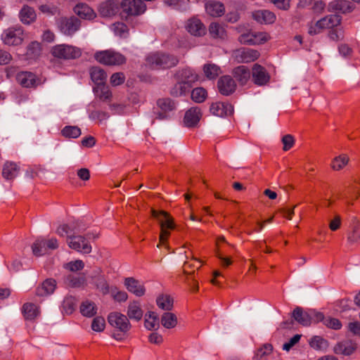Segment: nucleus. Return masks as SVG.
I'll use <instances>...</instances> for the list:
<instances>
[{
  "label": "nucleus",
  "instance_id": "1",
  "mask_svg": "<svg viewBox=\"0 0 360 360\" xmlns=\"http://www.w3.org/2000/svg\"><path fill=\"white\" fill-rule=\"evenodd\" d=\"M173 77L175 83L169 91L173 97L186 96L200 79L198 74L188 67L177 70Z\"/></svg>",
  "mask_w": 360,
  "mask_h": 360
},
{
  "label": "nucleus",
  "instance_id": "2",
  "mask_svg": "<svg viewBox=\"0 0 360 360\" xmlns=\"http://www.w3.org/2000/svg\"><path fill=\"white\" fill-rule=\"evenodd\" d=\"M150 212L151 216L158 221L160 226L159 245L158 247L160 245H165L170 236V231L176 228L174 219L169 212L165 210H157L152 208Z\"/></svg>",
  "mask_w": 360,
  "mask_h": 360
},
{
  "label": "nucleus",
  "instance_id": "3",
  "mask_svg": "<svg viewBox=\"0 0 360 360\" xmlns=\"http://www.w3.org/2000/svg\"><path fill=\"white\" fill-rule=\"evenodd\" d=\"M179 58L173 54L165 52H155L146 58V65L153 70L169 69L179 63Z\"/></svg>",
  "mask_w": 360,
  "mask_h": 360
},
{
  "label": "nucleus",
  "instance_id": "4",
  "mask_svg": "<svg viewBox=\"0 0 360 360\" xmlns=\"http://www.w3.org/2000/svg\"><path fill=\"white\" fill-rule=\"evenodd\" d=\"M122 19L143 14L146 10V4L141 0H123L120 4Z\"/></svg>",
  "mask_w": 360,
  "mask_h": 360
},
{
  "label": "nucleus",
  "instance_id": "5",
  "mask_svg": "<svg viewBox=\"0 0 360 360\" xmlns=\"http://www.w3.org/2000/svg\"><path fill=\"white\" fill-rule=\"evenodd\" d=\"M94 57L98 62L107 65H120L127 60L125 56L112 50L96 52Z\"/></svg>",
  "mask_w": 360,
  "mask_h": 360
},
{
  "label": "nucleus",
  "instance_id": "6",
  "mask_svg": "<svg viewBox=\"0 0 360 360\" xmlns=\"http://www.w3.org/2000/svg\"><path fill=\"white\" fill-rule=\"evenodd\" d=\"M24 38V30L20 26L9 27L2 34L4 43L8 46H19L22 43Z\"/></svg>",
  "mask_w": 360,
  "mask_h": 360
},
{
  "label": "nucleus",
  "instance_id": "7",
  "mask_svg": "<svg viewBox=\"0 0 360 360\" xmlns=\"http://www.w3.org/2000/svg\"><path fill=\"white\" fill-rule=\"evenodd\" d=\"M51 54L60 59L70 60L80 57L82 53L79 49L66 44H58L51 49Z\"/></svg>",
  "mask_w": 360,
  "mask_h": 360
},
{
  "label": "nucleus",
  "instance_id": "8",
  "mask_svg": "<svg viewBox=\"0 0 360 360\" xmlns=\"http://www.w3.org/2000/svg\"><path fill=\"white\" fill-rule=\"evenodd\" d=\"M60 31L65 35L72 36L81 27V20L75 16L61 18L58 22Z\"/></svg>",
  "mask_w": 360,
  "mask_h": 360
},
{
  "label": "nucleus",
  "instance_id": "9",
  "mask_svg": "<svg viewBox=\"0 0 360 360\" xmlns=\"http://www.w3.org/2000/svg\"><path fill=\"white\" fill-rule=\"evenodd\" d=\"M108 321L110 326L120 332L127 333L131 328L128 317L120 312L113 311L109 314Z\"/></svg>",
  "mask_w": 360,
  "mask_h": 360
},
{
  "label": "nucleus",
  "instance_id": "10",
  "mask_svg": "<svg viewBox=\"0 0 360 360\" xmlns=\"http://www.w3.org/2000/svg\"><path fill=\"white\" fill-rule=\"evenodd\" d=\"M67 243L69 247L78 252L89 254L91 251V246L86 238L82 236H68Z\"/></svg>",
  "mask_w": 360,
  "mask_h": 360
},
{
  "label": "nucleus",
  "instance_id": "11",
  "mask_svg": "<svg viewBox=\"0 0 360 360\" xmlns=\"http://www.w3.org/2000/svg\"><path fill=\"white\" fill-rule=\"evenodd\" d=\"M269 37L265 32H255L249 31L242 34L238 37V41L240 44L255 45L266 42Z\"/></svg>",
  "mask_w": 360,
  "mask_h": 360
},
{
  "label": "nucleus",
  "instance_id": "12",
  "mask_svg": "<svg viewBox=\"0 0 360 360\" xmlns=\"http://www.w3.org/2000/svg\"><path fill=\"white\" fill-rule=\"evenodd\" d=\"M217 88L221 94L229 96L236 91V83L231 76L224 75L219 79Z\"/></svg>",
  "mask_w": 360,
  "mask_h": 360
},
{
  "label": "nucleus",
  "instance_id": "13",
  "mask_svg": "<svg viewBox=\"0 0 360 360\" xmlns=\"http://www.w3.org/2000/svg\"><path fill=\"white\" fill-rule=\"evenodd\" d=\"M252 81L258 86L266 85L270 80V75L262 65L256 63L252 68Z\"/></svg>",
  "mask_w": 360,
  "mask_h": 360
},
{
  "label": "nucleus",
  "instance_id": "14",
  "mask_svg": "<svg viewBox=\"0 0 360 360\" xmlns=\"http://www.w3.org/2000/svg\"><path fill=\"white\" fill-rule=\"evenodd\" d=\"M259 56V51L248 48L240 49L235 52V58L238 63H250L257 60Z\"/></svg>",
  "mask_w": 360,
  "mask_h": 360
},
{
  "label": "nucleus",
  "instance_id": "15",
  "mask_svg": "<svg viewBox=\"0 0 360 360\" xmlns=\"http://www.w3.org/2000/svg\"><path fill=\"white\" fill-rule=\"evenodd\" d=\"M157 106L160 111L155 112L157 117L164 120L167 117V112L175 108V104L169 98H159L157 101Z\"/></svg>",
  "mask_w": 360,
  "mask_h": 360
},
{
  "label": "nucleus",
  "instance_id": "16",
  "mask_svg": "<svg viewBox=\"0 0 360 360\" xmlns=\"http://www.w3.org/2000/svg\"><path fill=\"white\" fill-rule=\"evenodd\" d=\"M210 112L216 116L224 117L231 115L233 112V107L231 104L223 102L212 103L210 108Z\"/></svg>",
  "mask_w": 360,
  "mask_h": 360
},
{
  "label": "nucleus",
  "instance_id": "17",
  "mask_svg": "<svg viewBox=\"0 0 360 360\" xmlns=\"http://www.w3.org/2000/svg\"><path fill=\"white\" fill-rule=\"evenodd\" d=\"M292 316L295 321L303 326H309L313 321L310 310L304 311L300 307H297L294 309Z\"/></svg>",
  "mask_w": 360,
  "mask_h": 360
},
{
  "label": "nucleus",
  "instance_id": "18",
  "mask_svg": "<svg viewBox=\"0 0 360 360\" xmlns=\"http://www.w3.org/2000/svg\"><path fill=\"white\" fill-rule=\"evenodd\" d=\"M120 6L113 0L102 2L98 7L99 14L103 17H111L119 11Z\"/></svg>",
  "mask_w": 360,
  "mask_h": 360
},
{
  "label": "nucleus",
  "instance_id": "19",
  "mask_svg": "<svg viewBox=\"0 0 360 360\" xmlns=\"http://www.w3.org/2000/svg\"><path fill=\"white\" fill-rule=\"evenodd\" d=\"M74 13L79 18L84 20H93L96 14L86 3H79L73 8Z\"/></svg>",
  "mask_w": 360,
  "mask_h": 360
},
{
  "label": "nucleus",
  "instance_id": "20",
  "mask_svg": "<svg viewBox=\"0 0 360 360\" xmlns=\"http://www.w3.org/2000/svg\"><path fill=\"white\" fill-rule=\"evenodd\" d=\"M65 283L70 288H79L86 286V278L84 274H68L65 276Z\"/></svg>",
  "mask_w": 360,
  "mask_h": 360
},
{
  "label": "nucleus",
  "instance_id": "21",
  "mask_svg": "<svg viewBox=\"0 0 360 360\" xmlns=\"http://www.w3.org/2000/svg\"><path fill=\"white\" fill-rule=\"evenodd\" d=\"M124 285L130 292L138 297H141L145 294L146 289L143 285L133 277L126 278Z\"/></svg>",
  "mask_w": 360,
  "mask_h": 360
},
{
  "label": "nucleus",
  "instance_id": "22",
  "mask_svg": "<svg viewBox=\"0 0 360 360\" xmlns=\"http://www.w3.org/2000/svg\"><path fill=\"white\" fill-rule=\"evenodd\" d=\"M202 113L199 108L195 107L188 110L184 118V123L188 127H195L200 121Z\"/></svg>",
  "mask_w": 360,
  "mask_h": 360
},
{
  "label": "nucleus",
  "instance_id": "23",
  "mask_svg": "<svg viewBox=\"0 0 360 360\" xmlns=\"http://www.w3.org/2000/svg\"><path fill=\"white\" fill-rule=\"evenodd\" d=\"M187 31L194 36H202L205 34L206 29L199 19H189L186 25Z\"/></svg>",
  "mask_w": 360,
  "mask_h": 360
},
{
  "label": "nucleus",
  "instance_id": "24",
  "mask_svg": "<svg viewBox=\"0 0 360 360\" xmlns=\"http://www.w3.org/2000/svg\"><path fill=\"white\" fill-rule=\"evenodd\" d=\"M56 288V281L53 278L46 279L36 289V295L39 297H44L53 293Z\"/></svg>",
  "mask_w": 360,
  "mask_h": 360
},
{
  "label": "nucleus",
  "instance_id": "25",
  "mask_svg": "<svg viewBox=\"0 0 360 360\" xmlns=\"http://www.w3.org/2000/svg\"><path fill=\"white\" fill-rule=\"evenodd\" d=\"M18 82L23 87L30 88L37 86L36 75L31 72H21L16 76Z\"/></svg>",
  "mask_w": 360,
  "mask_h": 360
},
{
  "label": "nucleus",
  "instance_id": "26",
  "mask_svg": "<svg viewBox=\"0 0 360 360\" xmlns=\"http://www.w3.org/2000/svg\"><path fill=\"white\" fill-rule=\"evenodd\" d=\"M19 18L23 24L30 25L36 20L37 14L32 7L25 5L20 11Z\"/></svg>",
  "mask_w": 360,
  "mask_h": 360
},
{
  "label": "nucleus",
  "instance_id": "27",
  "mask_svg": "<svg viewBox=\"0 0 360 360\" xmlns=\"http://www.w3.org/2000/svg\"><path fill=\"white\" fill-rule=\"evenodd\" d=\"M252 17L259 23L271 24L276 20L275 14L268 10L257 11L252 13Z\"/></svg>",
  "mask_w": 360,
  "mask_h": 360
},
{
  "label": "nucleus",
  "instance_id": "28",
  "mask_svg": "<svg viewBox=\"0 0 360 360\" xmlns=\"http://www.w3.org/2000/svg\"><path fill=\"white\" fill-rule=\"evenodd\" d=\"M356 349V346L351 341L346 340L338 343L334 347V352L338 354L350 355Z\"/></svg>",
  "mask_w": 360,
  "mask_h": 360
},
{
  "label": "nucleus",
  "instance_id": "29",
  "mask_svg": "<svg viewBox=\"0 0 360 360\" xmlns=\"http://www.w3.org/2000/svg\"><path fill=\"white\" fill-rule=\"evenodd\" d=\"M91 278L96 288L99 289L103 295H107L109 292V285L104 278V276L101 274L100 269L96 271L95 275L92 276Z\"/></svg>",
  "mask_w": 360,
  "mask_h": 360
},
{
  "label": "nucleus",
  "instance_id": "30",
  "mask_svg": "<svg viewBox=\"0 0 360 360\" xmlns=\"http://www.w3.org/2000/svg\"><path fill=\"white\" fill-rule=\"evenodd\" d=\"M20 170L18 165L13 162H6L3 166L2 176L7 180H12L16 177Z\"/></svg>",
  "mask_w": 360,
  "mask_h": 360
},
{
  "label": "nucleus",
  "instance_id": "31",
  "mask_svg": "<svg viewBox=\"0 0 360 360\" xmlns=\"http://www.w3.org/2000/svg\"><path fill=\"white\" fill-rule=\"evenodd\" d=\"M233 74L240 85L246 84L250 78V72L249 69L244 65L234 68Z\"/></svg>",
  "mask_w": 360,
  "mask_h": 360
},
{
  "label": "nucleus",
  "instance_id": "32",
  "mask_svg": "<svg viewBox=\"0 0 360 360\" xmlns=\"http://www.w3.org/2000/svg\"><path fill=\"white\" fill-rule=\"evenodd\" d=\"M207 13L212 17H219L224 14V6L219 1H210L205 5Z\"/></svg>",
  "mask_w": 360,
  "mask_h": 360
},
{
  "label": "nucleus",
  "instance_id": "33",
  "mask_svg": "<svg viewBox=\"0 0 360 360\" xmlns=\"http://www.w3.org/2000/svg\"><path fill=\"white\" fill-rule=\"evenodd\" d=\"M143 311L140 303L136 301L130 302L127 309V316L130 319L140 321L143 317Z\"/></svg>",
  "mask_w": 360,
  "mask_h": 360
},
{
  "label": "nucleus",
  "instance_id": "34",
  "mask_svg": "<svg viewBox=\"0 0 360 360\" xmlns=\"http://www.w3.org/2000/svg\"><path fill=\"white\" fill-rule=\"evenodd\" d=\"M90 76L96 86L105 83L106 72L100 67H92L90 69Z\"/></svg>",
  "mask_w": 360,
  "mask_h": 360
},
{
  "label": "nucleus",
  "instance_id": "35",
  "mask_svg": "<svg viewBox=\"0 0 360 360\" xmlns=\"http://www.w3.org/2000/svg\"><path fill=\"white\" fill-rule=\"evenodd\" d=\"M352 10V7L350 6V3L345 0L333 1L328 5L329 11H338L345 13L350 12Z\"/></svg>",
  "mask_w": 360,
  "mask_h": 360
},
{
  "label": "nucleus",
  "instance_id": "36",
  "mask_svg": "<svg viewBox=\"0 0 360 360\" xmlns=\"http://www.w3.org/2000/svg\"><path fill=\"white\" fill-rule=\"evenodd\" d=\"M22 312L25 319L27 320H33L39 313L38 307L34 304L30 302L23 304Z\"/></svg>",
  "mask_w": 360,
  "mask_h": 360
},
{
  "label": "nucleus",
  "instance_id": "37",
  "mask_svg": "<svg viewBox=\"0 0 360 360\" xmlns=\"http://www.w3.org/2000/svg\"><path fill=\"white\" fill-rule=\"evenodd\" d=\"M156 302L160 309L170 311L173 308L174 300L169 295H161L158 297Z\"/></svg>",
  "mask_w": 360,
  "mask_h": 360
},
{
  "label": "nucleus",
  "instance_id": "38",
  "mask_svg": "<svg viewBox=\"0 0 360 360\" xmlns=\"http://www.w3.org/2000/svg\"><path fill=\"white\" fill-rule=\"evenodd\" d=\"M84 229L79 228V224L78 222H73L72 224H62L58 226L57 229L56 233L63 236L64 234H70L72 231H77V232H81L84 231Z\"/></svg>",
  "mask_w": 360,
  "mask_h": 360
},
{
  "label": "nucleus",
  "instance_id": "39",
  "mask_svg": "<svg viewBox=\"0 0 360 360\" xmlns=\"http://www.w3.org/2000/svg\"><path fill=\"white\" fill-rule=\"evenodd\" d=\"M349 158L345 154H342L333 159L330 163V167L334 171L342 169L349 162Z\"/></svg>",
  "mask_w": 360,
  "mask_h": 360
},
{
  "label": "nucleus",
  "instance_id": "40",
  "mask_svg": "<svg viewBox=\"0 0 360 360\" xmlns=\"http://www.w3.org/2000/svg\"><path fill=\"white\" fill-rule=\"evenodd\" d=\"M96 306L94 302L89 300L83 302L80 305V312L83 316L91 317L96 314Z\"/></svg>",
  "mask_w": 360,
  "mask_h": 360
},
{
  "label": "nucleus",
  "instance_id": "41",
  "mask_svg": "<svg viewBox=\"0 0 360 360\" xmlns=\"http://www.w3.org/2000/svg\"><path fill=\"white\" fill-rule=\"evenodd\" d=\"M201 266L200 261L193 257L190 261L185 262L183 266V271L185 275H193L195 269Z\"/></svg>",
  "mask_w": 360,
  "mask_h": 360
},
{
  "label": "nucleus",
  "instance_id": "42",
  "mask_svg": "<svg viewBox=\"0 0 360 360\" xmlns=\"http://www.w3.org/2000/svg\"><path fill=\"white\" fill-rule=\"evenodd\" d=\"M161 323L166 328H173L177 324V317L173 313L165 312L161 317Z\"/></svg>",
  "mask_w": 360,
  "mask_h": 360
},
{
  "label": "nucleus",
  "instance_id": "43",
  "mask_svg": "<svg viewBox=\"0 0 360 360\" xmlns=\"http://www.w3.org/2000/svg\"><path fill=\"white\" fill-rule=\"evenodd\" d=\"M203 72L205 77L209 79H215L220 74V68L212 63L205 64L203 66Z\"/></svg>",
  "mask_w": 360,
  "mask_h": 360
},
{
  "label": "nucleus",
  "instance_id": "44",
  "mask_svg": "<svg viewBox=\"0 0 360 360\" xmlns=\"http://www.w3.org/2000/svg\"><path fill=\"white\" fill-rule=\"evenodd\" d=\"M94 91L99 98L103 101L110 100L112 97V93L110 91L109 87L105 84L97 85L94 87Z\"/></svg>",
  "mask_w": 360,
  "mask_h": 360
},
{
  "label": "nucleus",
  "instance_id": "45",
  "mask_svg": "<svg viewBox=\"0 0 360 360\" xmlns=\"http://www.w3.org/2000/svg\"><path fill=\"white\" fill-rule=\"evenodd\" d=\"M146 317L144 325L147 329L153 330L159 327V319L155 312H148Z\"/></svg>",
  "mask_w": 360,
  "mask_h": 360
},
{
  "label": "nucleus",
  "instance_id": "46",
  "mask_svg": "<svg viewBox=\"0 0 360 360\" xmlns=\"http://www.w3.org/2000/svg\"><path fill=\"white\" fill-rule=\"evenodd\" d=\"M63 311L66 314H71L77 307V300L72 296L67 297L63 302Z\"/></svg>",
  "mask_w": 360,
  "mask_h": 360
},
{
  "label": "nucleus",
  "instance_id": "47",
  "mask_svg": "<svg viewBox=\"0 0 360 360\" xmlns=\"http://www.w3.org/2000/svg\"><path fill=\"white\" fill-rule=\"evenodd\" d=\"M209 32L214 38L224 39L226 36L224 28L217 22H212L209 26Z\"/></svg>",
  "mask_w": 360,
  "mask_h": 360
},
{
  "label": "nucleus",
  "instance_id": "48",
  "mask_svg": "<svg viewBox=\"0 0 360 360\" xmlns=\"http://www.w3.org/2000/svg\"><path fill=\"white\" fill-rule=\"evenodd\" d=\"M81 134V129L77 126H66L61 130V134L67 139H76Z\"/></svg>",
  "mask_w": 360,
  "mask_h": 360
},
{
  "label": "nucleus",
  "instance_id": "49",
  "mask_svg": "<svg viewBox=\"0 0 360 360\" xmlns=\"http://www.w3.org/2000/svg\"><path fill=\"white\" fill-rule=\"evenodd\" d=\"M327 29H333L338 27L341 23V16L337 14L329 15L323 18Z\"/></svg>",
  "mask_w": 360,
  "mask_h": 360
},
{
  "label": "nucleus",
  "instance_id": "50",
  "mask_svg": "<svg viewBox=\"0 0 360 360\" xmlns=\"http://www.w3.org/2000/svg\"><path fill=\"white\" fill-rule=\"evenodd\" d=\"M207 96V91L202 87H197L191 91V98L195 103L203 102Z\"/></svg>",
  "mask_w": 360,
  "mask_h": 360
},
{
  "label": "nucleus",
  "instance_id": "51",
  "mask_svg": "<svg viewBox=\"0 0 360 360\" xmlns=\"http://www.w3.org/2000/svg\"><path fill=\"white\" fill-rule=\"evenodd\" d=\"M323 21V20L321 18V20L316 21L315 23H311L309 25L308 33L310 35H315L321 33L323 30L327 29L326 23H324Z\"/></svg>",
  "mask_w": 360,
  "mask_h": 360
},
{
  "label": "nucleus",
  "instance_id": "52",
  "mask_svg": "<svg viewBox=\"0 0 360 360\" xmlns=\"http://www.w3.org/2000/svg\"><path fill=\"white\" fill-rule=\"evenodd\" d=\"M309 345L312 348L321 350L328 347V342L320 336H314L311 339Z\"/></svg>",
  "mask_w": 360,
  "mask_h": 360
},
{
  "label": "nucleus",
  "instance_id": "53",
  "mask_svg": "<svg viewBox=\"0 0 360 360\" xmlns=\"http://www.w3.org/2000/svg\"><path fill=\"white\" fill-rule=\"evenodd\" d=\"M112 29L116 35L121 37H126L129 32L127 25L122 22H117L112 25Z\"/></svg>",
  "mask_w": 360,
  "mask_h": 360
},
{
  "label": "nucleus",
  "instance_id": "54",
  "mask_svg": "<svg viewBox=\"0 0 360 360\" xmlns=\"http://www.w3.org/2000/svg\"><path fill=\"white\" fill-rule=\"evenodd\" d=\"M41 51V44L37 41L31 42L27 48V55L30 58L38 56Z\"/></svg>",
  "mask_w": 360,
  "mask_h": 360
},
{
  "label": "nucleus",
  "instance_id": "55",
  "mask_svg": "<svg viewBox=\"0 0 360 360\" xmlns=\"http://www.w3.org/2000/svg\"><path fill=\"white\" fill-rule=\"evenodd\" d=\"M273 351V346L271 344L266 343L263 345L255 352V357L257 359H261L264 356L269 355Z\"/></svg>",
  "mask_w": 360,
  "mask_h": 360
},
{
  "label": "nucleus",
  "instance_id": "56",
  "mask_svg": "<svg viewBox=\"0 0 360 360\" xmlns=\"http://www.w3.org/2000/svg\"><path fill=\"white\" fill-rule=\"evenodd\" d=\"M347 239L350 243H356L360 240V224L358 222L353 225Z\"/></svg>",
  "mask_w": 360,
  "mask_h": 360
},
{
  "label": "nucleus",
  "instance_id": "57",
  "mask_svg": "<svg viewBox=\"0 0 360 360\" xmlns=\"http://www.w3.org/2000/svg\"><path fill=\"white\" fill-rule=\"evenodd\" d=\"M32 250L36 257H40L46 253V248L43 246L41 239H37L32 245Z\"/></svg>",
  "mask_w": 360,
  "mask_h": 360
},
{
  "label": "nucleus",
  "instance_id": "58",
  "mask_svg": "<svg viewBox=\"0 0 360 360\" xmlns=\"http://www.w3.org/2000/svg\"><path fill=\"white\" fill-rule=\"evenodd\" d=\"M39 8L43 13L47 15H54L59 13L58 7L53 4H46L41 5Z\"/></svg>",
  "mask_w": 360,
  "mask_h": 360
},
{
  "label": "nucleus",
  "instance_id": "59",
  "mask_svg": "<svg viewBox=\"0 0 360 360\" xmlns=\"http://www.w3.org/2000/svg\"><path fill=\"white\" fill-rule=\"evenodd\" d=\"M105 326V321L101 316H97L92 321L91 328L94 331L101 332L103 331Z\"/></svg>",
  "mask_w": 360,
  "mask_h": 360
},
{
  "label": "nucleus",
  "instance_id": "60",
  "mask_svg": "<svg viewBox=\"0 0 360 360\" xmlns=\"http://www.w3.org/2000/svg\"><path fill=\"white\" fill-rule=\"evenodd\" d=\"M64 267L72 272L77 271L83 269L84 263L82 260L77 259L65 264Z\"/></svg>",
  "mask_w": 360,
  "mask_h": 360
},
{
  "label": "nucleus",
  "instance_id": "61",
  "mask_svg": "<svg viewBox=\"0 0 360 360\" xmlns=\"http://www.w3.org/2000/svg\"><path fill=\"white\" fill-rule=\"evenodd\" d=\"M125 81V76L123 72H115L112 75L110 79V84L114 86L122 84Z\"/></svg>",
  "mask_w": 360,
  "mask_h": 360
},
{
  "label": "nucleus",
  "instance_id": "62",
  "mask_svg": "<svg viewBox=\"0 0 360 360\" xmlns=\"http://www.w3.org/2000/svg\"><path fill=\"white\" fill-rule=\"evenodd\" d=\"M281 141L283 144V150H289L295 144V139L290 134H286L282 137Z\"/></svg>",
  "mask_w": 360,
  "mask_h": 360
},
{
  "label": "nucleus",
  "instance_id": "63",
  "mask_svg": "<svg viewBox=\"0 0 360 360\" xmlns=\"http://www.w3.org/2000/svg\"><path fill=\"white\" fill-rule=\"evenodd\" d=\"M329 37L333 41H339L343 39L344 32L341 27H335L329 31Z\"/></svg>",
  "mask_w": 360,
  "mask_h": 360
},
{
  "label": "nucleus",
  "instance_id": "64",
  "mask_svg": "<svg viewBox=\"0 0 360 360\" xmlns=\"http://www.w3.org/2000/svg\"><path fill=\"white\" fill-rule=\"evenodd\" d=\"M186 278L185 281L190 287V290L192 292H197L199 290V285L198 281L193 277V275H186Z\"/></svg>",
  "mask_w": 360,
  "mask_h": 360
}]
</instances>
